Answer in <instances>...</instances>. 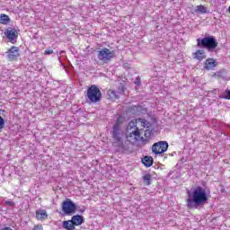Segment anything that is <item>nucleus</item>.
<instances>
[{"label":"nucleus","mask_w":230,"mask_h":230,"mask_svg":"<svg viewBox=\"0 0 230 230\" xmlns=\"http://www.w3.org/2000/svg\"><path fill=\"white\" fill-rule=\"evenodd\" d=\"M137 125H141V127H144L148 128L150 127V123L145 119H137L134 120H131L128 125L127 129V139L128 141L131 143H136L137 141H142L143 143H146L148 141L147 138H143L141 136V130H139V128H137Z\"/></svg>","instance_id":"obj_1"},{"label":"nucleus","mask_w":230,"mask_h":230,"mask_svg":"<svg viewBox=\"0 0 230 230\" xmlns=\"http://www.w3.org/2000/svg\"><path fill=\"white\" fill-rule=\"evenodd\" d=\"M208 202L206 189L197 187L192 191H188L187 206L190 209H197L199 206H204Z\"/></svg>","instance_id":"obj_2"},{"label":"nucleus","mask_w":230,"mask_h":230,"mask_svg":"<svg viewBox=\"0 0 230 230\" xmlns=\"http://www.w3.org/2000/svg\"><path fill=\"white\" fill-rule=\"evenodd\" d=\"M218 46V42L214 37H205L197 40L198 48H206L208 51H213Z\"/></svg>","instance_id":"obj_3"},{"label":"nucleus","mask_w":230,"mask_h":230,"mask_svg":"<svg viewBox=\"0 0 230 230\" xmlns=\"http://www.w3.org/2000/svg\"><path fill=\"white\" fill-rule=\"evenodd\" d=\"M87 98L92 103H98L102 100V92L96 85H92L87 90Z\"/></svg>","instance_id":"obj_4"},{"label":"nucleus","mask_w":230,"mask_h":230,"mask_svg":"<svg viewBox=\"0 0 230 230\" xmlns=\"http://www.w3.org/2000/svg\"><path fill=\"white\" fill-rule=\"evenodd\" d=\"M97 57L100 62H102V64H107L111 62L112 58H114V51L104 48L98 51Z\"/></svg>","instance_id":"obj_5"},{"label":"nucleus","mask_w":230,"mask_h":230,"mask_svg":"<svg viewBox=\"0 0 230 230\" xmlns=\"http://www.w3.org/2000/svg\"><path fill=\"white\" fill-rule=\"evenodd\" d=\"M168 150V142L166 141H159L153 145L152 152L158 155L159 154H164Z\"/></svg>","instance_id":"obj_6"},{"label":"nucleus","mask_w":230,"mask_h":230,"mask_svg":"<svg viewBox=\"0 0 230 230\" xmlns=\"http://www.w3.org/2000/svg\"><path fill=\"white\" fill-rule=\"evenodd\" d=\"M62 210L65 212V215H73L76 211V205L71 199H66L62 203Z\"/></svg>","instance_id":"obj_7"},{"label":"nucleus","mask_w":230,"mask_h":230,"mask_svg":"<svg viewBox=\"0 0 230 230\" xmlns=\"http://www.w3.org/2000/svg\"><path fill=\"white\" fill-rule=\"evenodd\" d=\"M4 33L7 39L10 40V42H12L13 44L17 41V37H19L17 30L13 28H8Z\"/></svg>","instance_id":"obj_8"},{"label":"nucleus","mask_w":230,"mask_h":230,"mask_svg":"<svg viewBox=\"0 0 230 230\" xmlns=\"http://www.w3.org/2000/svg\"><path fill=\"white\" fill-rule=\"evenodd\" d=\"M19 47L13 46L7 52L8 60H17L19 58Z\"/></svg>","instance_id":"obj_9"},{"label":"nucleus","mask_w":230,"mask_h":230,"mask_svg":"<svg viewBox=\"0 0 230 230\" xmlns=\"http://www.w3.org/2000/svg\"><path fill=\"white\" fill-rule=\"evenodd\" d=\"M113 137L116 141H119V143L121 141V134L119 133V119L113 126Z\"/></svg>","instance_id":"obj_10"},{"label":"nucleus","mask_w":230,"mask_h":230,"mask_svg":"<svg viewBox=\"0 0 230 230\" xmlns=\"http://www.w3.org/2000/svg\"><path fill=\"white\" fill-rule=\"evenodd\" d=\"M205 69H207L208 71L211 70V69H215V67H217V61L213 58H208L205 61V66H204Z\"/></svg>","instance_id":"obj_11"},{"label":"nucleus","mask_w":230,"mask_h":230,"mask_svg":"<svg viewBox=\"0 0 230 230\" xmlns=\"http://www.w3.org/2000/svg\"><path fill=\"white\" fill-rule=\"evenodd\" d=\"M193 58L199 60V62L204 60V58H206V51H204V49H198L193 53Z\"/></svg>","instance_id":"obj_12"},{"label":"nucleus","mask_w":230,"mask_h":230,"mask_svg":"<svg viewBox=\"0 0 230 230\" xmlns=\"http://www.w3.org/2000/svg\"><path fill=\"white\" fill-rule=\"evenodd\" d=\"M37 220L44 221L48 220V212L44 209H39L36 211Z\"/></svg>","instance_id":"obj_13"},{"label":"nucleus","mask_w":230,"mask_h":230,"mask_svg":"<svg viewBox=\"0 0 230 230\" xmlns=\"http://www.w3.org/2000/svg\"><path fill=\"white\" fill-rule=\"evenodd\" d=\"M71 220L74 226H82L84 224V217L80 215L72 217Z\"/></svg>","instance_id":"obj_14"},{"label":"nucleus","mask_w":230,"mask_h":230,"mask_svg":"<svg viewBox=\"0 0 230 230\" xmlns=\"http://www.w3.org/2000/svg\"><path fill=\"white\" fill-rule=\"evenodd\" d=\"M142 163L145 166H146L147 168H150V166L154 164V158H152V156H145L142 159Z\"/></svg>","instance_id":"obj_15"},{"label":"nucleus","mask_w":230,"mask_h":230,"mask_svg":"<svg viewBox=\"0 0 230 230\" xmlns=\"http://www.w3.org/2000/svg\"><path fill=\"white\" fill-rule=\"evenodd\" d=\"M63 227H64V229L73 230V229H75V224H73L72 220L64 221Z\"/></svg>","instance_id":"obj_16"},{"label":"nucleus","mask_w":230,"mask_h":230,"mask_svg":"<svg viewBox=\"0 0 230 230\" xmlns=\"http://www.w3.org/2000/svg\"><path fill=\"white\" fill-rule=\"evenodd\" d=\"M108 96L110 100H118V98H119V94L114 90H109Z\"/></svg>","instance_id":"obj_17"},{"label":"nucleus","mask_w":230,"mask_h":230,"mask_svg":"<svg viewBox=\"0 0 230 230\" xmlns=\"http://www.w3.org/2000/svg\"><path fill=\"white\" fill-rule=\"evenodd\" d=\"M208 9L204 5H198L195 8V13H207Z\"/></svg>","instance_id":"obj_18"},{"label":"nucleus","mask_w":230,"mask_h":230,"mask_svg":"<svg viewBox=\"0 0 230 230\" xmlns=\"http://www.w3.org/2000/svg\"><path fill=\"white\" fill-rule=\"evenodd\" d=\"M0 22L1 24H8L10 22V18L6 14H1Z\"/></svg>","instance_id":"obj_19"},{"label":"nucleus","mask_w":230,"mask_h":230,"mask_svg":"<svg viewBox=\"0 0 230 230\" xmlns=\"http://www.w3.org/2000/svg\"><path fill=\"white\" fill-rule=\"evenodd\" d=\"M143 181H144V183L148 186L150 184V181H152V175H150V174L144 175Z\"/></svg>","instance_id":"obj_20"},{"label":"nucleus","mask_w":230,"mask_h":230,"mask_svg":"<svg viewBox=\"0 0 230 230\" xmlns=\"http://www.w3.org/2000/svg\"><path fill=\"white\" fill-rule=\"evenodd\" d=\"M123 93H125V87L123 86V84H120L118 88L117 93L119 94V96H120L121 94H123Z\"/></svg>","instance_id":"obj_21"},{"label":"nucleus","mask_w":230,"mask_h":230,"mask_svg":"<svg viewBox=\"0 0 230 230\" xmlns=\"http://www.w3.org/2000/svg\"><path fill=\"white\" fill-rule=\"evenodd\" d=\"M4 128V119L0 116V130H3Z\"/></svg>","instance_id":"obj_22"},{"label":"nucleus","mask_w":230,"mask_h":230,"mask_svg":"<svg viewBox=\"0 0 230 230\" xmlns=\"http://www.w3.org/2000/svg\"><path fill=\"white\" fill-rule=\"evenodd\" d=\"M6 206H10L11 208H13L15 206V203L12 200H5Z\"/></svg>","instance_id":"obj_23"},{"label":"nucleus","mask_w":230,"mask_h":230,"mask_svg":"<svg viewBox=\"0 0 230 230\" xmlns=\"http://www.w3.org/2000/svg\"><path fill=\"white\" fill-rule=\"evenodd\" d=\"M32 230H44V228L42 227V225H36Z\"/></svg>","instance_id":"obj_24"},{"label":"nucleus","mask_w":230,"mask_h":230,"mask_svg":"<svg viewBox=\"0 0 230 230\" xmlns=\"http://www.w3.org/2000/svg\"><path fill=\"white\" fill-rule=\"evenodd\" d=\"M53 49H47L45 50V55H52Z\"/></svg>","instance_id":"obj_25"},{"label":"nucleus","mask_w":230,"mask_h":230,"mask_svg":"<svg viewBox=\"0 0 230 230\" xmlns=\"http://www.w3.org/2000/svg\"><path fill=\"white\" fill-rule=\"evenodd\" d=\"M137 84H139V82H136Z\"/></svg>","instance_id":"obj_26"},{"label":"nucleus","mask_w":230,"mask_h":230,"mask_svg":"<svg viewBox=\"0 0 230 230\" xmlns=\"http://www.w3.org/2000/svg\"><path fill=\"white\" fill-rule=\"evenodd\" d=\"M61 53H64V51H61Z\"/></svg>","instance_id":"obj_27"}]
</instances>
